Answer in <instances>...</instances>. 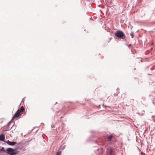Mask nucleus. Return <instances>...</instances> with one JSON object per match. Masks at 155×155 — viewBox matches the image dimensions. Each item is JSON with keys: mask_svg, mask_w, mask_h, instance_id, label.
<instances>
[{"mask_svg": "<svg viewBox=\"0 0 155 155\" xmlns=\"http://www.w3.org/2000/svg\"><path fill=\"white\" fill-rule=\"evenodd\" d=\"M20 115V111L19 109H18L17 111L16 112L14 116L12 117V120H14L16 118H18Z\"/></svg>", "mask_w": 155, "mask_h": 155, "instance_id": "obj_3", "label": "nucleus"}, {"mask_svg": "<svg viewBox=\"0 0 155 155\" xmlns=\"http://www.w3.org/2000/svg\"><path fill=\"white\" fill-rule=\"evenodd\" d=\"M5 152L11 155H16V154L15 151L13 149L11 148L7 149L5 151Z\"/></svg>", "mask_w": 155, "mask_h": 155, "instance_id": "obj_2", "label": "nucleus"}, {"mask_svg": "<svg viewBox=\"0 0 155 155\" xmlns=\"http://www.w3.org/2000/svg\"><path fill=\"white\" fill-rule=\"evenodd\" d=\"M11 123V121L9 122L8 124V127L6 128L4 130H3V131H8L9 130V126L10 125V124Z\"/></svg>", "mask_w": 155, "mask_h": 155, "instance_id": "obj_6", "label": "nucleus"}, {"mask_svg": "<svg viewBox=\"0 0 155 155\" xmlns=\"http://www.w3.org/2000/svg\"><path fill=\"white\" fill-rule=\"evenodd\" d=\"M113 137V136L112 135H110L108 136L107 138V139L109 141H111V139Z\"/></svg>", "mask_w": 155, "mask_h": 155, "instance_id": "obj_7", "label": "nucleus"}, {"mask_svg": "<svg viewBox=\"0 0 155 155\" xmlns=\"http://www.w3.org/2000/svg\"><path fill=\"white\" fill-rule=\"evenodd\" d=\"M131 46V45L130 44H129V45H128V47H130Z\"/></svg>", "mask_w": 155, "mask_h": 155, "instance_id": "obj_13", "label": "nucleus"}, {"mask_svg": "<svg viewBox=\"0 0 155 155\" xmlns=\"http://www.w3.org/2000/svg\"><path fill=\"white\" fill-rule=\"evenodd\" d=\"M115 35L117 37L120 38H121L124 36V34L122 31L118 30L115 33Z\"/></svg>", "mask_w": 155, "mask_h": 155, "instance_id": "obj_1", "label": "nucleus"}, {"mask_svg": "<svg viewBox=\"0 0 155 155\" xmlns=\"http://www.w3.org/2000/svg\"><path fill=\"white\" fill-rule=\"evenodd\" d=\"M25 110V108L23 106H22L21 107V109L20 110H19L20 111V113H21V112H23V111Z\"/></svg>", "mask_w": 155, "mask_h": 155, "instance_id": "obj_8", "label": "nucleus"}, {"mask_svg": "<svg viewBox=\"0 0 155 155\" xmlns=\"http://www.w3.org/2000/svg\"><path fill=\"white\" fill-rule=\"evenodd\" d=\"M113 150L112 149H110L109 152V154L110 155H112V154Z\"/></svg>", "mask_w": 155, "mask_h": 155, "instance_id": "obj_9", "label": "nucleus"}, {"mask_svg": "<svg viewBox=\"0 0 155 155\" xmlns=\"http://www.w3.org/2000/svg\"><path fill=\"white\" fill-rule=\"evenodd\" d=\"M61 152L60 151H58V152L57 153L56 155H61Z\"/></svg>", "mask_w": 155, "mask_h": 155, "instance_id": "obj_10", "label": "nucleus"}, {"mask_svg": "<svg viewBox=\"0 0 155 155\" xmlns=\"http://www.w3.org/2000/svg\"><path fill=\"white\" fill-rule=\"evenodd\" d=\"M130 36H131L132 38H133L134 37V34L133 32H131L130 34Z\"/></svg>", "mask_w": 155, "mask_h": 155, "instance_id": "obj_12", "label": "nucleus"}, {"mask_svg": "<svg viewBox=\"0 0 155 155\" xmlns=\"http://www.w3.org/2000/svg\"><path fill=\"white\" fill-rule=\"evenodd\" d=\"M5 138V136L4 134H2L0 135V141H4Z\"/></svg>", "mask_w": 155, "mask_h": 155, "instance_id": "obj_5", "label": "nucleus"}, {"mask_svg": "<svg viewBox=\"0 0 155 155\" xmlns=\"http://www.w3.org/2000/svg\"><path fill=\"white\" fill-rule=\"evenodd\" d=\"M6 143L9 145L13 146L17 143V142H11L9 140L7 141Z\"/></svg>", "mask_w": 155, "mask_h": 155, "instance_id": "obj_4", "label": "nucleus"}, {"mask_svg": "<svg viewBox=\"0 0 155 155\" xmlns=\"http://www.w3.org/2000/svg\"><path fill=\"white\" fill-rule=\"evenodd\" d=\"M6 150H5V148H4V147H2L1 149L0 150V151H3V152H5V151Z\"/></svg>", "mask_w": 155, "mask_h": 155, "instance_id": "obj_11", "label": "nucleus"}]
</instances>
